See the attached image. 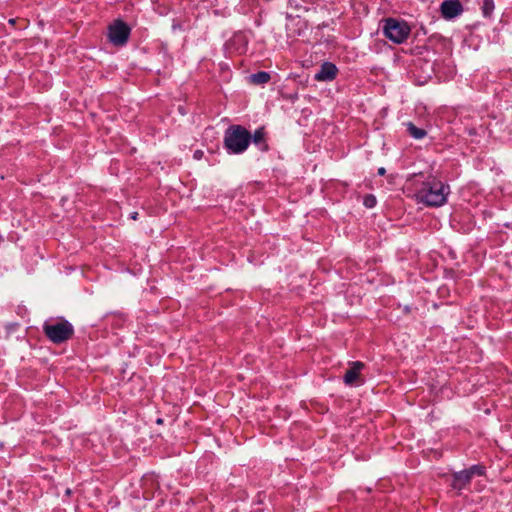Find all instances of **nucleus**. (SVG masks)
Wrapping results in <instances>:
<instances>
[{
	"mask_svg": "<svg viewBox=\"0 0 512 512\" xmlns=\"http://www.w3.org/2000/svg\"><path fill=\"white\" fill-rule=\"evenodd\" d=\"M407 130L409 132V134L415 138V139H422L425 135H426V132L424 129H421V128H418L416 127L413 123L409 122L407 124Z\"/></svg>",
	"mask_w": 512,
	"mask_h": 512,
	"instance_id": "nucleus-12",
	"label": "nucleus"
},
{
	"mask_svg": "<svg viewBox=\"0 0 512 512\" xmlns=\"http://www.w3.org/2000/svg\"><path fill=\"white\" fill-rule=\"evenodd\" d=\"M385 172H386V171H385V168H383V167H381V168H379V169H378V174H379V175H384V174H385Z\"/></svg>",
	"mask_w": 512,
	"mask_h": 512,
	"instance_id": "nucleus-16",
	"label": "nucleus"
},
{
	"mask_svg": "<svg viewBox=\"0 0 512 512\" xmlns=\"http://www.w3.org/2000/svg\"><path fill=\"white\" fill-rule=\"evenodd\" d=\"M254 144L259 145L262 151H266L268 146L265 143V131L263 128H259L255 131L254 135L251 137Z\"/></svg>",
	"mask_w": 512,
	"mask_h": 512,
	"instance_id": "nucleus-10",
	"label": "nucleus"
},
{
	"mask_svg": "<svg viewBox=\"0 0 512 512\" xmlns=\"http://www.w3.org/2000/svg\"><path fill=\"white\" fill-rule=\"evenodd\" d=\"M364 368V364L360 361H355L350 364V368L344 375V382L347 385H360L363 384L364 379L361 376V370Z\"/></svg>",
	"mask_w": 512,
	"mask_h": 512,
	"instance_id": "nucleus-7",
	"label": "nucleus"
},
{
	"mask_svg": "<svg viewBox=\"0 0 512 512\" xmlns=\"http://www.w3.org/2000/svg\"><path fill=\"white\" fill-rule=\"evenodd\" d=\"M9 22H10L11 24H15V19H10V20H9Z\"/></svg>",
	"mask_w": 512,
	"mask_h": 512,
	"instance_id": "nucleus-18",
	"label": "nucleus"
},
{
	"mask_svg": "<svg viewBox=\"0 0 512 512\" xmlns=\"http://www.w3.org/2000/svg\"><path fill=\"white\" fill-rule=\"evenodd\" d=\"M338 69L331 62H325L321 65L319 71L315 74L314 79L316 81H332L337 76Z\"/></svg>",
	"mask_w": 512,
	"mask_h": 512,
	"instance_id": "nucleus-9",
	"label": "nucleus"
},
{
	"mask_svg": "<svg viewBox=\"0 0 512 512\" xmlns=\"http://www.w3.org/2000/svg\"><path fill=\"white\" fill-rule=\"evenodd\" d=\"M363 203L367 208H373L376 205V198L373 195H367Z\"/></svg>",
	"mask_w": 512,
	"mask_h": 512,
	"instance_id": "nucleus-14",
	"label": "nucleus"
},
{
	"mask_svg": "<svg viewBox=\"0 0 512 512\" xmlns=\"http://www.w3.org/2000/svg\"><path fill=\"white\" fill-rule=\"evenodd\" d=\"M441 14L445 19H452L463 12V8L459 0H446L442 2Z\"/></svg>",
	"mask_w": 512,
	"mask_h": 512,
	"instance_id": "nucleus-8",
	"label": "nucleus"
},
{
	"mask_svg": "<svg viewBox=\"0 0 512 512\" xmlns=\"http://www.w3.org/2000/svg\"><path fill=\"white\" fill-rule=\"evenodd\" d=\"M203 155V152L201 150H196L194 153V158L200 159Z\"/></svg>",
	"mask_w": 512,
	"mask_h": 512,
	"instance_id": "nucleus-15",
	"label": "nucleus"
},
{
	"mask_svg": "<svg viewBox=\"0 0 512 512\" xmlns=\"http://www.w3.org/2000/svg\"><path fill=\"white\" fill-rule=\"evenodd\" d=\"M130 29L122 21H116L109 27V40L114 44L121 46L127 42Z\"/></svg>",
	"mask_w": 512,
	"mask_h": 512,
	"instance_id": "nucleus-6",
	"label": "nucleus"
},
{
	"mask_svg": "<svg viewBox=\"0 0 512 512\" xmlns=\"http://www.w3.org/2000/svg\"><path fill=\"white\" fill-rule=\"evenodd\" d=\"M43 331L50 341L57 344L67 341L74 333L73 326L66 320L46 322Z\"/></svg>",
	"mask_w": 512,
	"mask_h": 512,
	"instance_id": "nucleus-3",
	"label": "nucleus"
},
{
	"mask_svg": "<svg viewBox=\"0 0 512 512\" xmlns=\"http://www.w3.org/2000/svg\"><path fill=\"white\" fill-rule=\"evenodd\" d=\"M250 82L256 85L265 84L270 80V74L264 71L249 76Z\"/></svg>",
	"mask_w": 512,
	"mask_h": 512,
	"instance_id": "nucleus-11",
	"label": "nucleus"
},
{
	"mask_svg": "<svg viewBox=\"0 0 512 512\" xmlns=\"http://www.w3.org/2000/svg\"><path fill=\"white\" fill-rule=\"evenodd\" d=\"M250 141V133L239 125L229 127L225 133V147L234 154L244 152L248 148Z\"/></svg>",
	"mask_w": 512,
	"mask_h": 512,
	"instance_id": "nucleus-2",
	"label": "nucleus"
},
{
	"mask_svg": "<svg viewBox=\"0 0 512 512\" xmlns=\"http://www.w3.org/2000/svg\"><path fill=\"white\" fill-rule=\"evenodd\" d=\"M494 9L493 0H484L483 12L485 15H489Z\"/></svg>",
	"mask_w": 512,
	"mask_h": 512,
	"instance_id": "nucleus-13",
	"label": "nucleus"
},
{
	"mask_svg": "<svg viewBox=\"0 0 512 512\" xmlns=\"http://www.w3.org/2000/svg\"><path fill=\"white\" fill-rule=\"evenodd\" d=\"M484 471L483 466L473 465L467 470L456 472L453 474L451 486L453 489L462 490L470 483L474 476H482Z\"/></svg>",
	"mask_w": 512,
	"mask_h": 512,
	"instance_id": "nucleus-5",
	"label": "nucleus"
},
{
	"mask_svg": "<svg viewBox=\"0 0 512 512\" xmlns=\"http://www.w3.org/2000/svg\"><path fill=\"white\" fill-rule=\"evenodd\" d=\"M409 25L401 20L388 18L384 21L383 33L385 37L396 44H401L410 35Z\"/></svg>",
	"mask_w": 512,
	"mask_h": 512,
	"instance_id": "nucleus-4",
	"label": "nucleus"
},
{
	"mask_svg": "<svg viewBox=\"0 0 512 512\" xmlns=\"http://www.w3.org/2000/svg\"><path fill=\"white\" fill-rule=\"evenodd\" d=\"M449 193L450 188L448 185L435 177H430L416 188L415 198L419 203L431 207H439L446 203Z\"/></svg>",
	"mask_w": 512,
	"mask_h": 512,
	"instance_id": "nucleus-1",
	"label": "nucleus"
},
{
	"mask_svg": "<svg viewBox=\"0 0 512 512\" xmlns=\"http://www.w3.org/2000/svg\"><path fill=\"white\" fill-rule=\"evenodd\" d=\"M137 216H138V213H137V212H133V213L131 214V218H132L133 220H136V219H137Z\"/></svg>",
	"mask_w": 512,
	"mask_h": 512,
	"instance_id": "nucleus-17",
	"label": "nucleus"
}]
</instances>
